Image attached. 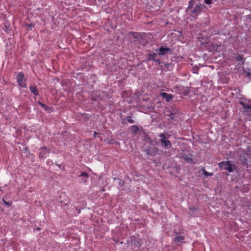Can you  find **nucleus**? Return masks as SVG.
<instances>
[{
	"mask_svg": "<svg viewBox=\"0 0 251 251\" xmlns=\"http://www.w3.org/2000/svg\"><path fill=\"white\" fill-rule=\"evenodd\" d=\"M240 103H241V105L242 106L243 108L245 110H247V111H248V109H251V104L245 103L243 102H241Z\"/></svg>",
	"mask_w": 251,
	"mask_h": 251,
	"instance_id": "17",
	"label": "nucleus"
},
{
	"mask_svg": "<svg viewBox=\"0 0 251 251\" xmlns=\"http://www.w3.org/2000/svg\"><path fill=\"white\" fill-rule=\"evenodd\" d=\"M158 150L156 147L150 148V155L151 156H155L157 154Z\"/></svg>",
	"mask_w": 251,
	"mask_h": 251,
	"instance_id": "15",
	"label": "nucleus"
},
{
	"mask_svg": "<svg viewBox=\"0 0 251 251\" xmlns=\"http://www.w3.org/2000/svg\"><path fill=\"white\" fill-rule=\"evenodd\" d=\"M240 153H242L243 155L251 158V149L250 148H248L245 150H242Z\"/></svg>",
	"mask_w": 251,
	"mask_h": 251,
	"instance_id": "11",
	"label": "nucleus"
},
{
	"mask_svg": "<svg viewBox=\"0 0 251 251\" xmlns=\"http://www.w3.org/2000/svg\"><path fill=\"white\" fill-rule=\"evenodd\" d=\"M239 160L241 164L243 167H245L246 168H248V164L247 163V159L245 157V156L242 155V153H240L239 155Z\"/></svg>",
	"mask_w": 251,
	"mask_h": 251,
	"instance_id": "8",
	"label": "nucleus"
},
{
	"mask_svg": "<svg viewBox=\"0 0 251 251\" xmlns=\"http://www.w3.org/2000/svg\"><path fill=\"white\" fill-rule=\"evenodd\" d=\"M155 51L159 56L164 55L168 53L169 54L172 53L171 50L170 48L163 46H161L158 49H156Z\"/></svg>",
	"mask_w": 251,
	"mask_h": 251,
	"instance_id": "5",
	"label": "nucleus"
},
{
	"mask_svg": "<svg viewBox=\"0 0 251 251\" xmlns=\"http://www.w3.org/2000/svg\"><path fill=\"white\" fill-rule=\"evenodd\" d=\"M218 166L221 169L232 173L234 171L235 165H232L229 161H223L218 163Z\"/></svg>",
	"mask_w": 251,
	"mask_h": 251,
	"instance_id": "1",
	"label": "nucleus"
},
{
	"mask_svg": "<svg viewBox=\"0 0 251 251\" xmlns=\"http://www.w3.org/2000/svg\"><path fill=\"white\" fill-rule=\"evenodd\" d=\"M3 201L5 205H7V206H10V205H11V203H10V202L5 201L4 200V199H3Z\"/></svg>",
	"mask_w": 251,
	"mask_h": 251,
	"instance_id": "29",
	"label": "nucleus"
},
{
	"mask_svg": "<svg viewBox=\"0 0 251 251\" xmlns=\"http://www.w3.org/2000/svg\"><path fill=\"white\" fill-rule=\"evenodd\" d=\"M133 115L131 114V116H127L126 118H124L122 119V123L124 124H126L127 123L129 124H134L135 123L134 121L131 119Z\"/></svg>",
	"mask_w": 251,
	"mask_h": 251,
	"instance_id": "10",
	"label": "nucleus"
},
{
	"mask_svg": "<svg viewBox=\"0 0 251 251\" xmlns=\"http://www.w3.org/2000/svg\"><path fill=\"white\" fill-rule=\"evenodd\" d=\"M203 175H204L205 176H212V174H210V173H209L205 171V170H204V169L203 170Z\"/></svg>",
	"mask_w": 251,
	"mask_h": 251,
	"instance_id": "23",
	"label": "nucleus"
},
{
	"mask_svg": "<svg viewBox=\"0 0 251 251\" xmlns=\"http://www.w3.org/2000/svg\"><path fill=\"white\" fill-rule=\"evenodd\" d=\"M189 7H190L191 6V4H192L191 1H189Z\"/></svg>",
	"mask_w": 251,
	"mask_h": 251,
	"instance_id": "37",
	"label": "nucleus"
},
{
	"mask_svg": "<svg viewBox=\"0 0 251 251\" xmlns=\"http://www.w3.org/2000/svg\"><path fill=\"white\" fill-rule=\"evenodd\" d=\"M199 68L197 66H195L192 69V71L195 74H198V72L199 71Z\"/></svg>",
	"mask_w": 251,
	"mask_h": 251,
	"instance_id": "22",
	"label": "nucleus"
},
{
	"mask_svg": "<svg viewBox=\"0 0 251 251\" xmlns=\"http://www.w3.org/2000/svg\"><path fill=\"white\" fill-rule=\"evenodd\" d=\"M142 133L143 134H144L145 135H146V130L145 129H143V128H141V130Z\"/></svg>",
	"mask_w": 251,
	"mask_h": 251,
	"instance_id": "31",
	"label": "nucleus"
},
{
	"mask_svg": "<svg viewBox=\"0 0 251 251\" xmlns=\"http://www.w3.org/2000/svg\"><path fill=\"white\" fill-rule=\"evenodd\" d=\"M247 19L249 20L250 22H251V14L248 15L247 16Z\"/></svg>",
	"mask_w": 251,
	"mask_h": 251,
	"instance_id": "30",
	"label": "nucleus"
},
{
	"mask_svg": "<svg viewBox=\"0 0 251 251\" xmlns=\"http://www.w3.org/2000/svg\"><path fill=\"white\" fill-rule=\"evenodd\" d=\"M204 3H205L207 4H211L212 2V0H204Z\"/></svg>",
	"mask_w": 251,
	"mask_h": 251,
	"instance_id": "27",
	"label": "nucleus"
},
{
	"mask_svg": "<svg viewBox=\"0 0 251 251\" xmlns=\"http://www.w3.org/2000/svg\"><path fill=\"white\" fill-rule=\"evenodd\" d=\"M247 76L250 78H251V72H249L247 73Z\"/></svg>",
	"mask_w": 251,
	"mask_h": 251,
	"instance_id": "32",
	"label": "nucleus"
},
{
	"mask_svg": "<svg viewBox=\"0 0 251 251\" xmlns=\"http://www.w3.org/2000/svg\"><path fill=\"white\" fill-rule=\"evenodd\" d=\"M26 26H27L28 27H29L30 29H31L32 27L34 26V24L31 23V24H26Z\"/></svg>",
	"mask_w": 251,
	"mask_h": 251,
	"instance_id": "25",
	"label": "nucleus"
},
{
	"mask_svg": "<svg viewBox=\"0 0 251 251\" xmlns=\"http://www.w3.org/2000/svg\"><path fill=\"white\" fill-rule=\"evenodd\" d=\"M150 139H151V138L149 137V136L147 134H146V135H145V140L146 141H148Z\"/></svg>",
	"mask_w": 251,
	"mask_h": 251,
	"instance_id": "28",
	"label": "nucleus"
},
{
	"mask_svg": "<svg viewBox=\"0 0 251 251\" xmlns=\"http://www.w3.org/2000/svg\"><path fill=\"white\" fill-rule=\"evenodd\" d=\"M144 152L146 153V154L150 155V148L146 149L144 150Z\"/></svg>",
	"mask_w": 251,
	"mask_h": 251,
	"instance_id": "26",
	"label": "nucleus"
},
{
	"mask_svg": "<svg viewBox=\"0 0 251 251\" xmlns=\"http://www.w3.org/2000/svg\"><path fill=\"white\" fill-rule=\"evenodd\" d=\"M162 65V67H160L161 69L162 70L163 68V65H164L167 69L169 68V67L171 66V64L170 63H164V62H161V64H160Z\"/></svg>",
	"mask_w": 251,
	"mask_h": 251,
	"instance_id": "21",
	"label": "nucleus"
},
{
	"mask_svg": "<svg viewBox=\"0 0 251 251\" xmlns=\"http://www.w3.org/2000/svg\"><path fill=\"white\" fill-rule=\"evenodd\" d=\"M97 134H98V133H97V132H94V137H96V135H97Z\"/></svg>",
	"mask_w": 251,
	"mask_h": 251,
	"instance_id": "35",
	"label": "nucleus"
},
{
	"mask_svg": "<svg viewBox=\"0 0 251 251\" xmlns=\"http://www.w3.org/2000/svg\"><path fill=\"white\" fill-rule=\"evenodd\" d=\"M188 9V7L186 8V11H187Z\"/></svg>",
	"mask_w": 251,
	"mask_h": 251,
	"instance_id": "39",
	"label": "nucleus"
},
{
	"mask_svg": "<svg viewBox=\"0 0 251 251\" xmlns=\"http://www.w3.org/2000/svg\"><path fill=\"white\" fill-rule=\"evenodd\" d=\"M204 7L203 4H200L198 5H196L195 7V9L191 10V15L193 17L197 16L200 13L201 10Z\"/></svg>",
	"mask_w": 251,
	"mask_h": 251,
	"instance_id": "7",
	"label": "nucleus"
},
{
	"mask_svg": "<svg viewBox=\"0 0 251 251\" xmlns=\"http://www.w3.org/2000/svg\"><path fill=\"white\" fill-rule=\"evenodd\" d=\"M185 160H188V157L186 155V157H185Z\"/></svg>",
	"mask_w": 251,
	"mask_h": 251,
	"instance_id": "36",
	"label": "nucleus"
},
{
	"mask_svg": "<svg viewBox=\"0 0 251 251\" xmlns=\"http://www.w3.org/2000/svg\"><path fill=\"white\" fill-rule=\"evenodd\" d=\"M29 89L31 92L35 96H37L39 95V93L36 86H30Z\"/></svg>",
	"mask_w": 251,
	"mask_h": 251,
	"instance_id": "13",
	"label": "nucleus"
},
{
	"mask_svg": "<svg viewBox=\"0 0 251 251\" xmlns=\"http://www.w3.org/2000/svg\"><path fill=\"white\" fill-rule=\"evenodd\" d=\"M134 242V244L136 246H138L139 245V243L137 240L133 241Z\"/></svg>",
	"mask_w": 251,
	"mask_h": 251,
	"instance_id": "33",
	"label": "nucleus"
},
{
	"mask_svg": "<svg viewBox=\"0 0 251 251\" xmlns=\"http://www.w3.org/2000/svg\"><path fill=\"white\" fill-rule=\"evenodd\" d=\"M131 129L132 132L134 134H136L137 132L139 130V128L136 125H133L131 126Z\"/></svg>",
	"mask_w": 251,
	"mask_h": 251,
	"instance_id": "19",
	"label": "nucleus"
},
{
	"mask_svg": "<svg viewBox=\"0 0 251 251\" xmlns=\"http://www.w3.org/2000/svg\"><path fill=\"white\" fill-rule=\"evenodd\" d=\"M38 104L40 105L45 110L48 111L50 109V107L46 105H45L44 103L40 102L38 101Z\"/></svg>",
	"mask_w": 251,
	"mask_h": 251,
	"instance_id": "20",
	"label": "nucleus"
},
{
	"mask_svg": "<svg viewBox=\"0 0 251 251\" xmlns=\"http://www.w3.org/2000/svg\"><path fill=\"white\" fill-rule=\"evenodd\" d=\"M116 243L117 244H119V243H120V244H122V243H123V242H120V241H116Z\"/></svg>",
	"mask_w": 251,
	"mask_h": 251,
	"instance_id": "34",
	"label": "nucleus"
},
{
	"mask_svg": "<svg viewBox=\"0 0 251 251\" xmlns=\"http://www.w3.org/2000/svg\"><path fill=\"white\" fill-rule=\"evenodd\" d=\"M50 151L47 147H42L39 149L38 157L40 159H45L47 157Z\"/></svg>",
	"mask_w": 251,
	"mask_h": 251,
	"instance_id": "4",
	"label": "nucleus"
},
{
	"mask_svg": "<svg viewBox=\"0 0 251 251\" xmlns=\"http://www.w3.org/2000/svg\"><path fill=\"white\" fill-rule=\"evenodd\" d=\"M16 79L18 84L22 88H26V81L25 77V75L22 72H20L17 74Z\"/></svg>",
	"mask_w": 251,
	"mask_h": 251,
	"instance_id": "2",
	"label": "nucleus"
},
{
	"mask_svg": "<svg viewBox=\"0 0 251 251\" xmlns=\"http://www.w3.org/2000/svg\"><path fill=\"white\" fill-rule=\"evenodd\" d=\"M84 177L85 178L83 179L82 180L83 182H86L87 181V179L89 178V175L86 172H82L81 174L79 176V177Z\"/></svg>",
	"mask_w": 251,
	"mask_h": 251,
	"instance_id": "14",
	"label": "nucleus"
},
{
	"mask_svg": "<svg viewBox=\"0 0 251 251\" xmlns=\"http://www.w3.org/2000/svg\"><path fill=\"white\" fill-rule=\"evenodd\" d=\"M157 54L155 52H151L147 55V59L148 61H153L157 63L160 67H162L161 62L159 58H156Z\"/></svg>",
	"mask_w": 251,
	"mask_h": 251,
	"instance_id": "6",
	"label": "nucleus"
},
{
	"mask_svg": "<svg viewBox=\"0 0 251 251\" xmlns=\"http://www.w3.org/2000/svg\"><path fill=\"white\" fill-rule=\"evenodd\" d=\"M160 96L165 100L167 102H170L173 98L172 94H168L166 92H163L160 93Z\"/></svg>",
	"mask_w": 251,
	"mask_h": 251,
	"instance_id": "9",
	"label": "nucleus"
},
{
	"mask_svg": "<svg viewBox=\"0 0 251 251\" xmlns=\"http://www.w3.org/2000/svg\"><path fill=\"white\" fill-rule=\"evenodd\" d=\"M184 240V237L181 236H179L176 237L174 239V241L176 243H182Z\"/></svg>",
	"mask_w": 251,
	"mask_h": 251,
	"instance_id": "18",
	"label": "nucleus"
},
{
	"mask_svg": "<svg viewBox=\"0 0 251 251\" xmlns=\"http://www.w3.org/2000/svg\"><path fill=\"white\" fill-rule=\"evenodd\" d=\"M127 35H131L132 38L135 39V41L137 40L139 37L140 36V33L131 31L127 33Z\"/></svg>",
	"mask_w": 251,
	"mask_h": 251,
	"instance_id": "12",
	"label": "nucleus"
},
{
	"mask_svg": "<svg viewBox=\"0 0 251 251\" xmlns=\"http://www.w3.org/2000/svg\"><path fill=\"white\" fill-rule=\"evenodd\" d=\"M168 116L169 117L170 119L172 120H175L176 118L177 117L176 114L174 110L170 112V114L168 115Z\"/></svg>",
	"mask_w": 251,
	"mask_h": 251,
	"instance_id": "16",
	"label": "nucleus"
},
{
	"mask_svg": "<svg viewBox=\"0 0 251 251\" xmlns=\"http://www.w3.org/2000/svg\"><path fill=\"white\" fill-rule=\"evenodd\" d=\"M243 56L241 55H238L236 57V60L237 61H241L243 60Z\"/></svg>",
	"mask_w": 251,
	"mask_h": 251,
	"instance_id": "24",
	"label": "nucleus"
},
{
	"mask_svg": "<svg viewBox=\"0 0 251 251\" xmlns=\"http://www.w3.org/2000/svg\"><path fill=\"white\" fill-rule=\"evenodd\" d=\"M159 136L161 138L160 141L161 143L162 146L166 149L170 148L171 143L169 140L166 139L165 134L160 133Z\"/></svg>",
	"mask_w": 251,
	"mask_h": 251,
	"instance_id": "3",
	"label": "nucleus"
},
{
	"mask_svg": "<svg viewBox=\"0 0 251 251\" xmlns=\"http://www.w3.org/2000/svg\"><path fill=\"white\" fill-rule=\"evenodd\" d=\"M189 162H190V161H192V159L191 158H189Z\"/></svg>",
	"mask_w": 251,
	"mask_h": 251,
	"instance_id": "38",
	"label": "nucleus"
}]
</instances>
